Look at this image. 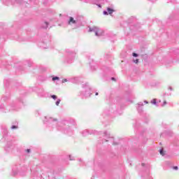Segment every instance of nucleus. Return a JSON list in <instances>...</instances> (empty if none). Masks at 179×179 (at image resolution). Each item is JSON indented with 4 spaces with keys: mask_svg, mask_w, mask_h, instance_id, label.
<instances>
[{
    "mask_svg": "<svg viewBox=\"0 0 179 179\" xmlns=\"http://www.w3.org/2000/svg\"><path fill=\"white\" fill-rule=\"evenodd\" d=\"M44 124L48 127H52V125H57V131H59L64 135L72 136L75 128H76V122L73 120H62L57 123V120L52 117H45Z\"/></svg>",
    "mask_w": 179,
    "mask_h": 179,
    "instance_id": "obj_1",
    "label": "nucleus"
},
{
    "mask_svg": "<svg viewBox=\"0 0 179 179\" xmlns=\"http://www.w3.org/2000/svg\"><path fill=\"white\" fill-rule=\"evenodd\" d=\"M24 104L23 96H18L15 101H13L9 104L0 103L1 113H10V111H19Z\"/></svg>",
    "mask_w": 179,
    "mask_h": 179,
    "instance_id": "obj_2",
    "label": "nucleus"
},
{
    "mask_svg": "<svg viewBox=\"0 0 179 179\" xmlns=\"http://www.w3.org/2000/svg\"><path fill=\"white\" fill-rule=\"evenodd\" d=\"M121 113L117 110L115 105H112L108 108L105 109L102 113L103 117H118Z\"/></svg>",
    "mask_w": 179,
    "mask_h": 179,
    "instance_id": "obj_3",
    "label": "nucleus"
},
{
    "mask_svg": "<svg viewBox=\"0 0 179 179\" xmlns=\"http://www.w3.org/2000/svg\"><path fill=\"white\" fill-rule=\"evenodd\" d=\"M82 87L83 90L79 94L80 97H81V99H87L88 97H90V96H92V89L90 88V86H89V84H83Z\"/></svg>",
    "mask_w": 179,
    "mask_h": 179,
    "instance_id": "obj_4",
    "label": "nucleus"
},
{
    "mask_svg": "<svg viewBox=\"0 0 179 179\" xmlns=\"http://www.w3.org/2000/svg\"><path fill=\"white\" fill-rule=\"evenodd\" d=\"M76 53L69 49L66 50V56L64 59V64H72L75 61Z\"/></svg>",
    "mask_w": 179,
    "mask_h": 179,
    "instance_id": "obj_5",
    "label": "nucleus"
},
{
    "mask_svg": "<svg viewBox=\"0 0 179 179\" xmlns=\"http://www.w3.org/2000/svg\"><path fill=\"white\" fill-rule=\"evenodd\" d=\"M100 138L99 140V143H103L104 142H108V139H111V141H113V137H111L110 136V133H108V131H101L100 133Z\"/></svg>",
    "mask_w": 179,
    "mask_h": 179,
    "instance_id": "obj_6",
    "label": "nucleus"
},
{
    "mask_svg": "<svg viewBox=\"0 0 179 179\" xmlns=\"http://www.w3.org/2000/svg\"><path fill=\"white\" fill-rule=\"evenodd\" d=\"M27 171V169L26 167L20 168V166H15L13 168V176H17V174H20V176H24V173Z\"/></svg>",
    "mask_w": 179,
    "mask_h": 179,
    "instance_id": "obj_7",
    "label": "nucleus"
},
{
    "mask_svg": "<svg viewBox=\"0 0 179 179\" xmlns=\"http://www.w3.org/2000/svg\"><path fill=\"white\" fill-rule=\"evenodd\" d=\"M50 36L48 35H46V36L43 37L42 41L39 42L38 45L41 48H44V49L48 48L47 44L48 43H50Z\"/></svg>",
    "mask_w": 179,
    "mask_h": 179,
    "instance_id": "obj_8",
    "label": "nucleus"
},
{
    "mask_svg": "<svg viewBox=\"0 0 179 179\" xmlns=\"http://www.w3.org/2000/svg\"><path fill=\"white\" fill-rule=\"evenodd\" d=\"M88 31L90 33H92V32L95 33V36H96V37H100V36L104 34V31H103V30L100 29L97 27H89Z\"/></svg>",
    "mask_w": 179,
    "mask_h": 179,
    "instance_id": "obj_9",
    "label": "nucleus"
},
{
    "mask_svg": "<svg viewBox=\"0 0 179 179\" xmlns=\"http://www.w3.org/2000/svg\"><path fill=\"white\" fill-rule=\"evenodd\" d=\"M77 23L78 20H75L73 17H69L67 24H69V26H72V24H76Z\"/></svg>",
    "mask_w": 179,
    "mask_h": 179,
    "instance_id": "obj_10",
    "label": "nucleus"
},
{
    "mask_svg": "<svg viewBox=\"0 0 179 179\" xmlns=\"http://www.w3.org/2000/svg\"><path fill=\"white\" fill-rule=\"evenodd\" d=\"M15 3L22 5V8H27L29 6V3L23 0H15Z\"/></svg>",
    "mask_w": 179,
    "mask_h": 179,
    "instance_id": "obj_11",
    "label": "nucleus"
},
{
    "mask_svg": "<svg viewBox=\"0 0 179 179\" xmlns=\"http://www.w3.org/2000/svg\"><path fill=\"white\" fill-rule=\"evenodd\" d=\"M38 96H39V97H45V96H47V92L44 91V89L41 88L38 91Z\"/></svg>",
    "mask_w": 179,
    "mask_h": 179,
    "instance_id": "obj_12",
    "label": "nucleus"
},
{
    "mask_svg": "<svg viewBox=\"0 0 179 179\" xmlns=\"http://www.w3.org/2000/svg\"><path fill=\"white\" fill-rule=\"evenodd\" d=\"M19 129V122L15 120L11 123L10 129Z\"/></svg>",
    "mask_w": 179,
    "mask_h": 179,
    "instance_id": "obj_13",
    "label": "nucleus"
},
{
    "mask_svg": "<svg viewBox=\"0 0 179 179\" xmlns=\"http://www.w3.org/2000/svg\"><path fill=\"white\" fill-rule=\"evenodd\" d=\"M1 99L3 101H8V100L10 99V94L6 92L5 94L2 96Z\"/></svg>",
    "mask_w": 179,
    "mask_h": 179,
    "instance_id": "obj_14",
    "label": "nucleus"
},
{
    "mask_svg": "<svg viewBox=\"0 0 179 179\" xmlns=\"http://www.w3.org/2000/svg\"><path fill=\"white\" fill-rule=\"evenodd\" d=\"M114 12V9L108 7L106 10L103 11V15H113V13Z\"/></svg>",
    "mask_w": 179,
    "mask_h": 179,
    "instance_id": "obj_15",
    "label": "nucleus"
},
{
    "mask_svg": "<svg viewBox=\"0 0 179 179\" xmlns=\"http://www.w3.org/2000/svg\"><path fill=\"white\" fill-rule=\"evenodd\" d=\"M12 149H13V144L10 141L8 142L7 145H6V150L9 152L10 150H12Z\"/></svg>",
    "mask_w": 179,
    "mask_h": 179,
    "instance_id": "obj_16",
    "label": "nucleus"
},
{
    "mask_svg": "<svg viewBox=\"0 0 179 179\" xmlns=\"http://www.w3.org/2000/svg\"><path fill=\"white\" fill-rule=\"evenodd\" d=\"M94 131H90L89 130H84L82 131L83 136H87V135H92V134H94Z\"/></svg>",
    "mask_w": 179,
    "mask_h": 179,
    "instance_id": "obj_17",
    "label": "nucleus"
},
{
    "mask_svg": "<svg viewBox=\"0 0 179 179\" xmlns=\"http://www.w3.org/2000/svg\"><path fill=\"white\" fill-rule=\"evenodd\" d=\"M137 110H138V113H140L143 112V102H139L138 103Z\"/></svg>",
    "mask_w": 179,
    "mask_h": 179,
    "instance_id": "obj_18",
    "label": "nucleus"
},
{
    "mask_svg": "<svg viewBox=\"0 0 179 179\" xmlns=\"http://www.w3.org/2000/svg\"><path fill=\"white\" fill-rule=\"evenodd\" d=\"M4 5L9 6L10 3H13V0H1Z\"/></svg>",
    "mask_w": 179,
    "mask_h": 179,
    "instance_id": "obj_19",
    "label": "nucleus"
},
{
    "mask_svg": "<svg viewBox=\"0 0 179 179\" xmlns=\"http://www.w3.org/2000/svg\"><path fill=\"white\" fill-rule=\"evenodd\" d=\"M3 83L6 87H8V86H9V84L10 83V80L9 79H5Z\"/></svg>",
    "mask_w": 179,
    "mask_h": 179,
    "instance_id": "obj_20",
    "label": "nucleus"
},
{
    "mask_svg": "<svg viewBox=\"0 0 179 179\" xmlns=\"http://www.w3.org/2000/svg\"><path fill=\"white\" fill-rule=\"evenodd\" d=\"M48 27V22H45L42 24L41 28L42 29H47Z\"/></svg>",
    "mask_w": 179,
    "mask_h": 179,
    "instance_id": "obj_21",
    "label": "nucleus"
},
{
    "mask_svg": "<svg viewBox=\"0 0 179 179\" xmlns=\"http://www.w3.org/2000/svg\"><path fill=\"white\" fill-rule=\"evenodd\" d=\"M2 132H3V137L5 138V136L8 135V129L7 128L3 129L2 130Z\"/></svg>",
    "mask_w": 179,
    "mask_h": 179,
    "instance_id": "obj_22",
    "label": "nucleus"
},
{
    "mask_svg": "<svg viewBox=\"0 0 179 179\" xmlns=\"http://www.w3.org/2000/svg\"><path fill=\"white\" fill-rule=\"evenodd\" d=\"M74 80H75V83H79L80 80H82V78L79 77H76L74 78Z\"/></svg>",
    "mask_w": 179,
    "mask_h": 179,
    "instance_id": "obj_23",
    "label": "nucleus"
},
{
    "mask_svg": "<svg viewBox=\"0 0 179 179\" xmlns=\"http://www.w3.org/2000/svg\"><path fill=\"white\" fill-rule=\"evenodd\" d=\"M151 104H154V106H157V101H156V99H154L151 101Z\"/></svg>",
    "mask_w": 179,
    "mask_h": 179,
    "instance_id": "obj_24",
    "label": "nucleus"
},
{
    "mask_svg": "<svg viewBox=\"0 0 179 179\" xmlns=\"http://www.w3.org/2000/svg\"><path fill=\"white\" fill-rule=\"evenodd\" d=\"M52 80H53V82H55V80H59V77L54 76L52 77Z\"/></svg>",
    "mask_w": 179,
    "mask_h": 179,
    "instance_id": "obj_25",
    "label": "nucleus"
},
{
    "mask_svg": "<svg viewBox=\"0 0 179 179\" xmlns=\"http://www.w3.org/2000/svg\"><path fill=\"white\" fill-rule=\"evenodd\" d=\"M159 153L162 156H164V149H163V148L160 149Z\"/></svg>",
    "mask_w": 179,
    "mask_h": 179,
    "instance_id": "obj_26",
    "label": "nucleus"
},
{
    "mask_svg": "<svg viewBox=\"0 0 179 179\" xmlns=\"http://www.w3.org/2000/svg\"><path fill=\"white\" fill-rule=\"evenodd\" d=\"M51 98L53 99V100H57L58 99V96L57 95H51Z\"/></svg>",
    "mask_w": 179,
    "mask_h": 179,
    "instance_id": "obj_27",
    "label": "nucleus"
},
{
    "mask_svg": "<svg viewBox=\"0 0 179 179\" xmlns=\"http://www.w3.org/2000/svg\"><path fill=\"white\" fill-rule=\"evenodd\" d=\"M59 103H61V99H58L55 103L56 106H59Z\"/></svg>",
    "mask_w": 179,
    "mask_h": 179,
    "instance_id": "obj_28",
    "label": "nucleus"
},
{
    "mask_svg": "<svg viewBox=\"0 0 179 179\" xmlns=\"http://www.w3.org/2000/svg\"><path fill=\"white\" fill-rule=\"evenodd\" d=\"M27 62H28V66H31V65H33V62L27 61Z\"/></svg>",
    "mask_w": 179,
    "mask_h": 179,
    "instance_id": "obj_29",
    "label": "nucleus"
},
{
    "mask_svg": "<svg viewBox=\"0 0 179 179\" xmlns=\"http://www.w3.org/2000/svg\"><path fill=\"white\" fill-rule=\"evenodd\" d=\"M94 3H95V5H97L99 8H101V4H98L96 1H94Z\"/></svg>",
    "mask_w": 179,
    "mask_h": 179,
    "instance_id": "obj_30",
    "label": "nucleus"
},
{
    "mask_svg": "<svg viewBox=\"0 0 179 179\" xmlns=\"http://www.w3.org/2000/svg\"><path fill=\"white\" fill-rule=\"evenodd\" d=\"M132 55L136 58V57H138V53L133 52Z\"/></svg>",
    "mask_w": 179,
    "mask_h": 179,
    "instance_id": "obj_31",
    "label": "nucleus"
},
{
    "mask_svg": "<svg viewBox=\"0 0 179 179\" xmlns=\"http://www.w3.org/2000/svg\"><path fill=\"white\" fill-rule=\"evenodd\" d=\"M25 152H26L27 153H30V152H31V150L30 149H27V150H25Z\"/></svg>",
    "mask_w": 179,
    "mask_h": 179,
    "instance_id": "obj_32",
    "label": "nucleus"
},
{
    "mask_svg": "<svg viewBox=\"0 0 179 179\" xmlns=\"http://www.w3.org/2000/svg\"><path fill=\"white\" fill-rule=\"evenodd\" d=\"M148 177L146 178V179H152V177H150V176H149V173H147Z\"/></svg>",
    "mask_w": 179,
    "mask_h": 179,
    "instance_id": "obj_33",
    "label": "nucleus"
},
{
    "mask_svg": "<svg viewBox=\"0 0 179 179\" xmlns=\"http://www.w3.org/2000/svg\"><path fill=\"white\" fill-rule=\"evenodd\" d=\"M134 62H135V64H138V62H139V59H136L134 60Z\"/></svg>",
    "mask_w": 179,
    "mask_h": 179,
    "instance_id": "obj_34",
    "label": "nucleus"
},
{
    "mask_svg": "<svg viewBox=\"0 0 179 179\" xmlns=\"http://www.w3.org/2000/svg\"><path fill=\"white\" fill-rule=\"evenodd\" d=\"M69 160H73V157H72V155H69Z\"/></svg>",
    "mask_w": 179,
    "mask_h": 179,
    "instance_id": "obj_35",
    "label": "nucleus"
},
{
    "mask_svg": "<svg viewBox=\"0 0 179 179\" xmlns=\"http://www.w3.org/2000/svg\"><path fill=\"white\" fill-rule=\"evenodd\" d=\"M166 104H167V101H164V103H163V104H162V106H166Z\"/></svg>",
    "mask_w": 179,
    "mask_h": 179,
    "instance_id": "obj_36",
    "label": "nucleus"
},
{
    "mask_svg": "<svg viewBox=\"0 0 179 179\" xmlns=\"http://www.w3.org/2000/svg\"><path fill=\"white\" fill-rule=\"evenodd\" d=\"M173 170H178V166H173Z\"/></svg>",
    "mask_w": 179,
    "mask_h": 179,
    "instance_id": "obj_37",
    "label": "nucleus"
},
{
    "mask_svg": "<svg viewBox=\"0 0 179 179\" xmlns=\"http://www.w3.org/2000/svg\"><path fill=\"white\" fill-rule=\"evenodd\" d=\"M65 82H68V80H67V79H64V80H62V83H65Z\"/></svg>",
    "mask_w": 179,
    "mask_h": 179,
    "instance_id": "obj_38",
    "label": "nucleus"
},
{
    "mask_svg": "<svg viewBox=\"0 0 179 179\" xmlns=\"http://www.w3.org/2000/svg\"><path fill=\"white\" fill-rule=\"evenodd\" d=\"M85 2H92V0H84Z\"/></svg>",
    "mask_w": 179,
    "mask_h": 179,
    "instance_id": "obj_39",
    "label": "nucleus"
},
{
    "mask_svg": "<svg viewBox=\"0 0 179 179\" xmlns=\"http://www.w3.org/2000/svg\"><path fill=\"white\" fill-rule=\"evenodd\" d=\"M110 79H111V80H115V78H114V77H112Z\"/></svg>",
    "mask_w": 179,
    "mask_h": 179,
    "instance_id": "obj_40",
    "label": "nucleus"
},
{
    "mask_svg": "<svg viewBox=\"0 0 179 179\" xmlns=\"http://www.w3.org/2000/svg\"><path fill=\"white\" fill-rule=\"evenodd\" d=\"M144 103H145V104H148V103H149V102H148V101H144Z\"/></svg>",
    "mask_w": 179,
    "mask_h": 179,
    "instance_id": "obj_41",
    "label": "nucleus"
},
{
    "mask_svg": "<svg viewBox=\"0 0 179 179\" xmlns=\"http://www.w3.org/2000/svg\"><path fill=\"white\" fill-rule=\"evenodd\" d=\"M169 89H170L171 91L173 90V87H169Z\"/></svg>",
    "mask_w": 179,
    "mask_h": 179,
    "instance_id": "obj_42",
    "label": "nucleus"
},
{
    "mask_svg": "<svg viewBox=\"0 0 179 179\" xmlns=\"http://www.w3.org/2000/svg\"><path fill=\"white\" fill-rule=\"evenodd\" d=\"M95 96H99V92H96Z\"/></svg>",
    "mask_w": 179,
    "mask_h": 179,
    "instance_id": "obj_43",
    "label": "nucleus"
},
{
    "mask_svg": "<svg viewBox=\"0 0 179 179\" xmlns=\"http://www.w3.org/2000/svg\"><path fill=\"white\" fill-rule=\"evenodd\" d=\"M141 166H143H143H145V164H143H143H141Z\"/></svg>",
    "mask_w": 179,
    "mask_h": 179,
    "instance_id": "obj_44",
    "label": "nucleus"
},
{
    "mask_svg": "<svg viewBox=\"0 0 179 179\" xmlns=\"http://www.w3.org/2000/svg\"><path fill=\"white\" fill-rule=\"evenodd\" d=\"M90 67H91V68H93V65L90 64Z\"/></svg>",
    "mask_w": 179,
    "mask_h": 179,
    "instance_id": "obj_45",
    "label": "nucleus"
},
{
    "mask_svg": "<svg viewBox=\"0 0 179 179\" xmlns=\"http://www.w3.org/2000/svg\"><path fill=\"white\" fill-rule=\"evenodd\" d=\"M78 160H79V162H82V159H79Z\"/></svg>",
    "mask_w": 179,
    "mask_h": 179,
    "instance_id": "obj_46",
    "label": "nucleus"
},
{
    "mask_svg": "<svg viewBox=\"0 0 179 179\" xmlns=\"http://www.w3.org/2000/svg\"><path fill=\"white\" fill-rule=\"evenodd\" d=\"M154 1H156V0H154Z\"/></svg>",
    "mask_w": 179,
    "mask_h": 179,
    "instance_id": "obj_47",
    "label": "nucleus"
}]
</instances>
